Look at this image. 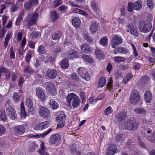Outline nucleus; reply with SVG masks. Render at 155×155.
Wrapping results in <instances>:
<instances>
[{"label": "nucleus", "instance_id": "1", "mask_svg": "<svg viewBox=\"0 0 155 155\" xmlns=\"http://www.w3.org/2000/svg\"><path fill=\"white\" fill-rule=\"evenodd\" d=\"M67 101L69 106L71 107L72 104L73 108L78 107L81 103L79 97L74 93L69 94L67 97Z\"/></svg>", "mask_w": 155, "mask_h": 155}, {"label": "nucleus", "instance_id": "2", "mask_svg": "<svg viewBox=\"0 0 155 155\" xmlns=\"http://www.w3.org/2000/svg\"><path fill=\"white\" fill-rule=\"evenodd\" d=\"M38 17L39 15L37 12L28 13L25 19L27 25L30 26L36 24Z\"/></svg>", "mask_w": 155, "mask_h": 155}, {"label": "nucleus", "instance_id": "3", "mask_svg": "<svg viewBox=\"0 0 155 155\" xmlns=\"http://www.w3.org/2000/svg\"><path fill=\"white\" fill-rule=\"evenodd\" d=\"M150 18L149 21H142L139 23V28L141 32L147 33L149 32L151 30L152 26L150 21L152 20L153 17L151 16L149 17Z\"/></svg>", "mask_w": 155, "mask_h": 155}, {"label": "nucleus", "instance_id": "4", "mask_svg": "<svg viewBox=\"0 0 155 155\" xmlns=\"http://www.w3.org/2000/svg\"><path fill=\"white\" fill-rule=\"evenodd\" d=\"M124 127V128L129 130L134 131L138 128V125L136 121L130 119L126 121Z\"/></svg>", "mask_w": 155, "mask_h": 155}, {"label": "nucleus", "instance_id": "5", "mask_svg": "<svg viewBox=\"0 0 155 155\" xmlns=\"http://www.w3.org/2000/svg\"><path fill=\"white\" fill-rule=\"evenodd\" d=\"M140 99V97L139 92L134 90L130 94V101L131 104L135 105L138 103Z\"/></svg>", "mask_w": 155, "mask_h": 155}, {"label": "nucleus", "instance_id": "6", "mask_svg": "<svg viewBox=\"0 0 155 155\" xmlns=\"http://www.w3.org/2000/svg\"><path fill=\"white\" fill-rule=\"evenodd\" d=\"M11 76V72L7 68L0 67V78L4 80L9 79Z\"/></svg>", "mask_w": 155, "mask_h": 155}, {"label": "nucleus", "instance_id": "7", "mask_svg": "<svg viewBox=\"0 0 155 155\" xmlns=\"http://www.w3.org/2000/svg\"><path fill=\"white\" fill-rule=\"evenodd\" d=\"M38 112L40 115L45 118H49L51 116L50 112L46 107L40 106L38 109Z\"/></svg>", "mask_w": 155, "mask_h": 155}, {"label": "nucleus", "instance_id": "8", "mask_svg": "<svg viewBox=\"0 0 155 155\" xmlns=\"http://www.w3.org/2000/svg\"><path fill=\"white\" fill-rule=\"evenodd\" d=\"M79 74L81 77L86 81H89L90 79V76L87 73L86 69L84 68H80L77 70Z\"/></svg>", "mask_w": 155, "mask_h": 155}, {"label": "nucleus", "instance_id": "9", "mask_svg": "<svg viewBox=\"0 0 155 155\" xmlns=\"http://www.w3.org/2000/svg\"><path fill=\"white\" fill-rule=\"evenodd\" d=\"M122 41L123 40L118 35L114 36L112 39V47L114 48H116L122 42Z\"/></svg>", "mask_w": 155, "mask_h": 155}, {"label": "nucleus", "instance_id": "10", "mask_svg": "<svg viewBox=\"0 0 155 155\" xmlns=\"http://www.w3.org/2000/svg\"><path fill=\"white\" fill-rule=\"evenodd\" d=\"M66 116L64 114H61L58 115L56 118L57 121L59 123L58 124L57 126L60 128L63 127L65 124L64 119Z\"/></svg>", "mask_w": 155, "mask_h": 155}, {"label": "nucleus", "instance_id": "11", "mask_svg": "<svg viewBox=\"0 0 155 155\" xmlns=\"http://www.w3.org/2000/svg\"><path fill=\"white\" fill-rule=\"evenodd\" d=\"M49 124V123L48 121L41 122L36 124L35 126V129L36 130H43L48 127Z\"/></svg>", "mask_w": 155, "mask_h": 155}, {"label": "nucleus", "instance_id": "12", "mask_svg": "<svg viewBox=\"0 0 155 155\" xmlns=\"http://www.w3.org/2000/svg\"><path fill=\"white\" fill-rule=\"evenodd\" d=\"M46 75L49 78L54 79L57 76L58 72L55 69L49 68L47 71Z\"/></svg>", "mask_w": 155, "mask_h": 155}, {"label": "nucleus", "instance_id": "13", "mask_svg": "<svg viewBox=\"0 0 155 155\" xmlns=\"http://www.w3.org/2000/svg\"><path fill=\"white\" fill-rule=\"evenodd\" d=\"M36 94L38 97L42 101H44L45 98V96L44 91L41 88L37 87L35 90Z\"/></svg>", "mask_w": 155, "mask_h": 155}, {"label": "nucleus", "instance_id": "14", "mask_svg": "<svg viewBox=\"0 0 155 155\" xmlns=\"http://www.w3.org/2000/svg\"><path fill=\"white\" fill-rule=\"evenodd\" d=\"M7 111L8 112V116L9 118L12 120H15L16 118L17 115L15 110L13 107H10L7 108Z\"/></svg>", "mask_w": 155, "mask_h": 155}, {"label": "nucleus", "instance_id": "15", "mask_svg": "<svg viewBox=\"0 0 155 155\" xmlns=\"http://www.w3.org/2000/svg\"><path fill=\"white\" fill-rule=\"evenodd\" d=\"M15 134L16 135L22 134L25 132V129L23 125H19L14 127Z\"/></svg>", "mask_w": 155, "mask_h": 155}, {"label": "nucleus", "instance_id": "16", "mask_svg": "<svg viewBox=\"0 0 155 155\" xmlns=\"http://www.w3.org/2000/svg\"><path fill=\"white\" fill-rule=\"evenodd\" d=\"M46 89L52 94H56V91L54 85L50 82H47L45 84Z\"/></svg>", "mask_w": 155, "mask_h": 155}, {"label": "nucleus", "instance_id": "17", "mask_svg": "<svg viewBox=\"0 0 155 155\" xmlns=\"http://www.w3.org/2000/svg\"><path fill=\"white\" fill-rule=\"evenodd\" d=\"M60 136L58 134H54L51 136L49 142L52 144H55L60 140Z\"/></svg>", "mask_w": 155, "mask_h": 155}, {"label": "nucleus", "instance_id": "18", "mask_svg": "<svg viewBox=\"0 0 155 155\" xmlns=\"http://www.w3.org/2000/svg\"><path fill=\"white\" fill-rule=\"evenodd\" d=\"M126 114L125 111H121L117 114L115 115L116 119L120 121H121L124 120L126 117Z\"/></svg>", "mask_w": 155, "mask_h": 155}, {"label": "nucleus", "instance_id": "19", "mask_svg": "<svg viewBox=\"0 0 155 155\" xmlns=\"http://www.w3.org/2000/svg\"><path fill=\"white\" fill-rule=\"evenodd\" d=\"M144 97L146 101L147 102L149 103L152 99V95L150 91H147L145 92Z\"/></svg>", "mask_w": 155, "mask_h": 155}, {"label": "nucleus", "instance_id": "20", "mask_svg": "<svg viewBox=\"0 0 155 155\" xmlns=\"http://www.w3.org/2000/svg\"><path fill=\"white\" fill-rule=\"evenodd\" d=\"M81 49L82 51L86 53H90L91 51V48L87 44L82 45L81 47Z\"/></svg>", "mask_w": 155, "mask_h": 155}, {"label": "nucleus", "instance_id": "21", "mask_svg": "<svg viewBox=\"0 0 155 155\" xmlns=\"http://www.w3.org/2000/svg\"><path fill=\"white\" fill-rule=\"evenodd\" d=\"M98 25L95 22H92L89 28V30L92 34L95 33L97 30Z\"/></svg>", "mask_w": 155, "mask_h": 155}, {"label": "nucleus", "instance_id": "22", "mask_svg": "<svg viewBox=\"0 0 155 155\" xmlns=\"http://www.w3.org/2000/svg\"><path fill=\"white\" fill-rule=\"evenodd\" d=\"M128 28L130 30L131 34L135 36H137L138 35V31L137 27H134L133 25H129Z\"/></svg>", "mask_w": 155, "mask_h": 155}, {"label": "nucleus", "instance_id": "23", "mask_svg": "<svg viewBox=\"0 0 155 155\" xmlns=\"http://www.w3.org/2000/svg\"><path fill=\"white\" fill-rule=\"evenodd\" d=\"M94 53L96 57L99 59H102L104 58V54L102 51L99 49H97L94 52Z\"/></svg>", "mask_w": 155, "mask_h": 155}, {"label": "nucleus", "instance_id": "24", "mask_svg": "<svg viewBox=\"0 0 155 155\" xmlns=\"http://www.w3.org/2000/svg\"><path fill=\"white\" fill-rule=\"evenodd\" d=\"M81 21L79 18L75 17L74 18L72 21V25L75 27L78 28L81 25Z\"/></svg>", "mask_w": 155, "mask_h": 155}, {"label": "nucleus", "instance_id": "25", "mask_svg": "<svg viewBox=\"0 0 155 155\" xmlns=\"http://www.w3.org/2000/svg\"><path fill=\"white\" fill-rule=\"evenodd\" d=\"M62 35V33L59 31L54 32L52 36V39L54 40L58 41Z\"/></svg>", "mask_w": 155, "mask_h": 155}, {"label": "nucleus", "instance_id": "26", "mask_svg": "<svg viewBox=\"0 0 155 155\" xmlns=\"http://www.w3.org/2000/svg\"><path fill=\"white\" fill-rule=\"evenodd\" d=\"M24 15V12L21 11L19 15L17 18L15 23V25H19L21 20L23 19V17Z\"/></svg>", "mask_w": 155, "mask_h": 155}, {"label": "nucleus", "instance_id": "27", "mask_svg": "<svg viewBox=\"0 0 155 155\" xmlns=\"http://www.w3.org/2000/svg\"><path fill=\"white\" fill-rule=\"evenodd\" d=\"M106 80L105 77H100L98 83V85L99 87H102L105 86L106 84Z\"/></svg>", "mask_w": 155, "mask_h": 155}, {"label": "nucleus", "instance_id": "28", "mask_svg": "<svg viewBox=\"0 0 155 155\" xmlns=\"http://www.w3.org/2000/svg\"><path fill=\"white\" fill-rule=\"evenodd\" d=\"M40 147V148L38 150V152L41 154V155H49L47 152H44V151L45 150L46 148L43 143L41 144Z\"/></svg>", "mask_w": 155, "mask_h": 155}, {"label": "nucleus", "instance_id": "29", "mask_svg": "<svg viewBox=\"0 0 155 155\" xmlns=\"http://www.w3.org/2000/svg\"><path fill=\"white\" fill-rule=\"evenodd\" d=\"M78 53L76 51L71 50L69 53L68 57L69 59H72L75 58H78Z\"/></svg>", "mask_w": 155, "mask_h": 155}, {"label": "nucleus", "instance_id": "30", "mask_svg": "<svg viewBox=\"0 0 155 155\" xmlns=\"http://www.w3.org/2000/svg\"><path fill=\"white\" fill-rule=\"evenodd\" d=\"M78 147V146L74 144H73L70 146V148L72 154L75 155V154H76V153L79 151Z\"/></svg>", "mask_w": 155, "mask_h": 155}, {"label": "nucleus", "instance_id": "31", "mask_svg": "<svg viewBox=\"0 0 155 155\" xmlns=\"http://www.w3.org/2000/svg\"><path fill=\"white\" fill-rule=\"evenodd\" d=\"M73 12L74 13H79L85 16H87V15L85 12L78 8H74Z\"/></svg>", "mask_w": 155, "mask_h": 155}, {"label": "nucleus", "instance_id": "32", "mask_svg": "<svg viewBox=\"0 0 155 155\" xmlns=\"http://www.w3.org/2000/svg\"><path fill=\"white\" fill-rule=\"evenodd\" d=\"M134 4V9L138 11L141 10L142 8V4L139 1H136Z\"/></svg>", "mask_w": 155, "mask_h": 155}, {"label": "nucleus", "instance_id": "33", "mask_svg": "<svg viewBox=\"0 0 155 155\" xmlns=\"http://www.w3.org/2000/svg\"><path fill=\"white\" fill-rule=\"evenodd\" d=\"M38 51L40 54H46V50L43 45H40L38 49Z\"/></svg>", "mask_w": 155, "mask_h": 155}, {"label": "nucleus", "instance_id": "34", "mask_svg": "<svg viewBox=\"0 0 155 155\" xmlns=\"http://www.w3.org/2000/svg\"><path fill=\"white\" fill-rule=\"evenodd\" d=\"M25 73L27 74H31L35 72V70L30 66H27L25 68L23 71Z\"/></svg>", "mask_w": 155, "mask_h": 155}, {"label": "nucleus", "instance_id": "35", "mask_svg": "<svg viewBox=\"0 0 155 155\" xmlns=\"http://www.w3.org/2000/svg\"><path fill=\"white\" fill-rule=\"evenodd\" d=\"M51 17L53 21H55L58 19L59 17V14L56 11H54V12H52Z\"/></svg>", "mask_w": 155, "mask_h": 155}, {"label": "nucleus", "instance_id": "36", "mask_svg": "<svg viewBox=\"0 0 155 155\" xmlns=\"http://www.w3.org/2000/svg\"><path fill=\"white\" fill-rule=\"evenodd\" d=\"M52 130V128H50L47 131L39 135H36L35 137L37 138H40L42 137V138L44 137L45 135L48 134Z\"/></svg>", "mask_w": 155, "mask_h": 155}, {"label": "nucleus", "instance_id": "37", "mask_svg": "<svg viewBox=\"0 0 155 155\" xmlns=\"http://www.w3.org/2000/svg\"><path fill=\"white\" fill-rule=\"evenodd\" d=\"M81 58L84 60L90 63L93 62V60L88 55L82 54Z\"/></svg>", "mask_w": 155, "mask_h": 155}, {"label": "nucleus", "instance_id": "38", "mask_svg": "<svg viewBox=\"0 0 155 155\" xmlns=\"http://www.w3.org/2000/svg\"><path fill=\"white\" fill-rule=\"evenodd\" d=\"M38 147V145L35 142H32L31 143L29 148V150L31 152L35 151Z\"/></svg>", "mask_w": 155, "mask_h": 155}, {"label": "nucleus", "instance_id": "39", "mask_svg": "<svg viewBox=\"0 0 155 155\" xmlns=\"http://www.w3.org/2000/svg\"><path fill=\"white\" fill-rule=\"evenodd\" d=\"M61 67L64 69H67L69 66V63L67 60H63L61 62Z\"/></svg>", "mask_w": 155, "mask_h": 155}, {"label": "nucleus", "instance_id": "40", "mask_svg": "<svg viewBox=\"0 0 155 155\" xmlns=\"http://www.w3.org/2000/svg\"><path fill=\"white\" fill-rule=\"evenodd\" d=\"M50 104L53 109H56L58 107L57 103L53 100H51L50 101Z\"/></svg>", "mask_w": 155, "mask_h": 155}, {"label": "nucleus", "instance_id": "41", "mask_svg": "<svg viewBox=\"0 0 155 155\" xmlns=\"http://www.w3.org/2000/svg\"><path fill=\"white\" fill-rule=\"evenodd\" d=\"M0 119L4 121L6 120V116L5 115V111L3 110L0 111Z\"/></svg>", "mask_w": 155, "mask_h": 155}, {"label": "nucleus", "instance_id": "42", "mask_svg": "<svg viewBox=\"0 0 155 155\" xmlns=\"http://www.w3.org/2000/svg\"><path fill=\"white\" fill-rule=\"evenodd\" d=\"M125 61V59L124 58L120 56H117L114 58V61L116 63L124 62Z\"/></svg>", "mask_w": 155, "mask_h": 155}, {"label": "nucleus", "instance_id": "43", "mask_svg": "<svg viewBox=\"0 0 155 155\" xmlns=\"http://www.w3.org/2000/svg\"><path fill=\"white\" fill-rule=\"evenodd\" d=\"M134 111L137 114H141L146 112V110L142 107L135 108L134 109Z\"/></svg>", "mask_w": 155, "mask_h": 155}, {"label": "nucleus", "instance_id": "44", "mask_svg": "<svg viewBox=\"0 0 155 155\" xmlns=\"http://www.w3.org/2000/svg\"><path fill=\"white\" fill-rule=\"evenodd\" d=\"M91 6L92 8L96 13L99 12V9L94 1L92 2L91 3Z\"/></svg>", "mask_w": 155, "mask_h": 155}, {"label": "nucleus", "instance_id": "45", "mask_svg": "<svg viewBox=\"0 0 155 155\" xmlns=\"http://www.w3.org/2000/svg\"><path fill=\"white\" fill-rule=\"evenodd\" d=\"M150 80L149 76L147 75H144L141 78V82L142 84H146Z\"/></svg>", "mask_w": 155, "mask_h": 155}, {"label": "nucleus", "instance_id": "46", "mask_svg": "<svg viewBox=\"0 0 155 155\" xmlns=\"http://www.w3.org/2000/svg\"><path fill=\"white\" fill-rule=\"evenodd\" d=\"M21 115L23 117L25 118L26 117V114L25 113L24 105L23 104H22L21 105Z\"/></svg>", "mask_w": 155, "mask_h": 155}, {"label": "nucleus", "instance_id": "47", "mask_svg": "<svg viewBox=\"0 0 155 155\" xmlns=\"http://www.w3.org/2000/svg\"><path fill=\"white\" fill-rule=\"evenodd\" d=\"M26 105L29 108L31 107L33 104L31 99L29 97H27L26 98Z\"/></svg>", "mask_w": 155, "mask_h": 155}, {"label": "nucleus", "instance_id": "48", "mask_svg": "<svg viewBox=\"0 0 155 155\" xmlns=\"http://www.w3.org/2000/svg\"><path fill=\"white\" fill-rule=\"evenodd\" d=\"M147 138L148 140H150V142L155 143V132L153 133V135L151 136L147 137Z\"/></svg>", "mask_w": 155, "mask_h": 155}, {"label": "nucleus", "instance_id": "49", "mask_svg": "<svg viewBox=\"0 0 155 155\" xmlns=\"http://www.w3.org/2000/svg\"><path fill=\"white\" fill-rule=\"evenodd\" d=\"M133 9H134V4L131 2H129L127 6V10L128 12H130L133 11Z\"/></svg>", "mask_w": 155, "mask_h": 155}, {"label": "nucleus", "instance_id": "50", "mask_svg": "<svg viewBox=\"0 0 155 155\" xmlns=\"http://www.w3.org/2000/svg\"><path fill=\"white\" fill-rule=\"evenodd\" d=\"M25 8L27 10H29L31 9L33 6L28 0L24 5Z\"/></svg>", "mask_w": 155, "mask_h": 155}, {"label": "nucleus", "instance_id": "51", "mask_svg": "<svg viewBox=\"0 0 155 155\" xmlns=\"http://www.w3.org/2000/svg\"><path fill=\"white\" fill-rule=\"evenodd\" d=\"M63 3L62 0H56L53 2L54 7L56 8L61 5Z\"/></svg>", "mask_w": 155, "mask_h": 155}, {"label": "nucleus", "instance_id": "52", "mask_svg": "<svg viewBox=\"0 0 155 155\" xmlns=\"http://www.w3.org/2000/svg\"><path fill=\"white\" fill-rule=\"evenodd\" d=\"M84 38L87 40V41L89 43H91L93 42L92 38L90 37L87 34H85L84 35Z\"/></svg>", "mask_w": 155, "mask_h": 155}, {"label": "nucleus", "instance_id": "53", "mask_svg": "<svg viewBox=\"0 0 155 155\" xmlns=\"http://www.w3.org/2000/svg\"><path fill=\"white\" fill-rule=\"evenodd\" d=\"M107 39L105 37H103L101 39L100 42L103 46H105L107 44Z\"/></svg>", "mask_w": 155, "mask_h": 155}, {"label": "nucleus", "instance_id": "54", "mask_svg": "<svg viewBox=\"0 0 155 155\" xmlns=\"http://www.w3.org/2000/svg\"><path fill=\"white\" fill-rule=\"evenodd\" d=\"M54 60V59L52 56L48 55L45 57V63L49 62H52Z\"/></svg>", "mask_w": 155, "mask_h": 155}, {"label": "nucleus", "instance_id": "55", "mask_svg": "<svg viewBox=\"0 0 155 155\" xmlns=\"http://www.w3.org/2000/svg\"><path fill=\"white\" fill-rule=\"evenodd\" d=\"M13 98L16 102H18L20 101V97L17 93H15L14 94Z\"/></svg>", "mask_w": 155, "mask_h": 155}, {"label": "nucleus", "instance_id": "56", "mask_svg": "<svg viewBox=\"0 0 155 155\" xmlns=\"http://www.w3.org/2000/svg\"><path fill=\"white\" fill-rule=\"evenodd\" d=\"M112 111V108L110 107H109L105 109L104 113L105 115H108L111 114Z\"/></svg>", "mask_w": 155, "mask_h": 155}, {"label": "nucleus", "instance_id": "57", "mask_svg": "<svg viewBox=\"0 0 155 155\" xmlns=\"http://www.w3.org/2000/svg\"><path fill=\"white\" fill-rule=\"evenodd\" d=\"M118 51L119 52L122 54H127L128 51L126 49L123 47H120L118 48Z\"/></svg>", "mask_w": 155, "mask_h": 155}, {"label": "nucleus", "instance_id": "58", "mask_svg": "<svg viewBox=\"0 0 155 155\" xmlns=\"http://www.w3.org/2000/svg\"><path fill=\"white\" fill-rule=\"evenodd\" d=\"M114 75L115 78L118 79L120 77H122L123 76V74L120 72L118 71L117 70L115 71Z\"/></svg>", "mask_w": 155, "mask_h": 155}, {"label": "nucleus", "instance_id": "59", "mask_svg": "<svg viewBox=\"0 0 155 155\" xmlns=\"http://www.w3.org/2000/svg\"><path fill=\"white\" fill-rule=\"evenodd\" d=\"M31 58V51H28L27 54L25 57V60L26 61L27 63H29L30 60Z\"/></svg>", "mask_w": 155, "mask_h": 155}, {"label": "nucleus", "instance_id": "60", "mask_svg": "<svg viewBox=\"0 0 155 155\" xmlns=\"http://www.w3.org/2000/svg\"><path fill=\"white\" fill-rule=\"evenodd\" d=\"M116 146L115 144H112L109 146L107 150L116 152Z\"/></svg>", "mask_w": 155, "mask_h": 155}, {"label": "nucleus", "instance_id": "61", "mask_svg": "<svg viewBox=\"0 0 155 155\" xmlns=\"http://www.w3.org/2000/svg\"><path fill=\"white\" fill-rule=\"evenodd\" d=\"M147 5L148 7L151 9H152L154 6L152 0H147Z\"/></svg>", "mask_w": 155, "mask_h": 155}, {"label": "nucleus", "instance_id": "62", "mask_svg": "<svg viewBox=\"0 0 155 155\" xmlns=\"http://www.w3.org/2000/svg\"><path fill=\"white\" fill-rule=\"evenodd\" d=\"M31 35L33 38H37L41 35V33L38 31L33 32L32 33Z\"/></svg>", "mask_w": 155, "mask_h": 155}, {"label": "nucleus", "instance_id": "63", "mask_svg": "<svg viewBox=\"0 0 155 155\" xmlns=\"http://www.w3.org/2000/svg\"><path fill=\"white\" fill-rule=\"evenodd\" d=\"M123 134L120 133L119 134H115V139L118 142L122 138Z\"/></svg>", "mask_w": 155, "mask_h": 155}, {"label": "nucleus", "instance_id": "64", "mask_svg": "<svg viewBox=\"0 0 155 155\" xmlns=\"http://www.w3.org/2000/svg\"><path fill=\"white\" fill-rule=\"evenodd\" d=\"M18 8L16 5L12 4L11 8V11L12 12H14L18 10Z\"/></svg>", "mask_w": 155, "mask_h": 155}]
</instances>
